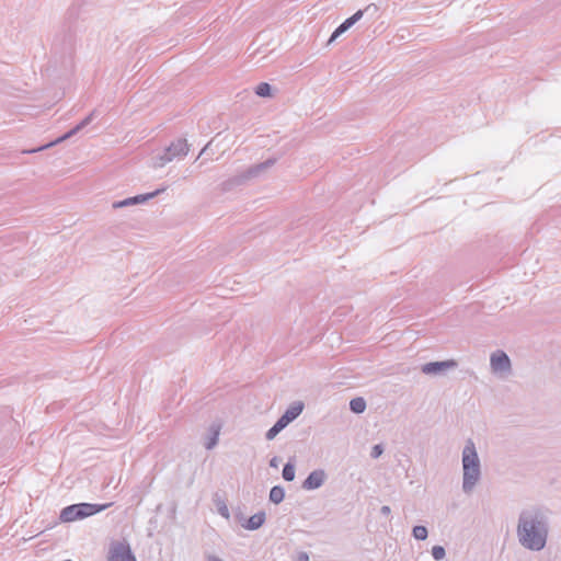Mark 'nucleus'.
<instances>
[{
	"label": "nucleus",
	"mask_w": 561,
	"mask_h": 561,
	"mask_svg": "<svg viewBox=\"0 0 561 561\" xmlns=\"http://www.w3.org/2000/svg\"><path fill=\"white\" fill-rule=\"evenodd\" d=\"M343 33H345V31L341 27V25H339L332 33L331 37L329 38L328 44H332Z\"/></svg>",
	"instance_id": "24"
},
{
	"label": "nucleus",
	"mask_w": 561,
	"mask_h": 561,
	"mask_svg": "<svg viewBox=\"0 0 561 561\" xmlns=\"http://www.w3.org/2000/svg\"><path fill=\"white\" fill-rule=\"evenodd\" d=\"M285 497V490L280 485H275L270 491V501L279 504Z\"/></svg>",
	"instance_id": "16"
},
{
	"label": "nucleus",
	"mask_w": 561,
	"mask_h": 561,
	"mask_svg": "<svg viewBox=\"0 0 561 561\" xmlns=\"http://www.w3.org/2000/svg\"><path fill=\"white\" fill-rule=\"evenodd\" d=\"M283 431L280 426H278L276 423L266 432L265 438L267 440H273L277 434Z\"/></svg>",
	"instance_id": "22"
},
{
	"label": "nucleus",
	"mask_w": 561,
	"mask_h": 561,
	"mask_svg": "<svg viewBox=\"0 0 561 561\" xmlns=\"http://www.w3.org/2000/svg\"><path fill=\"white\" fill-rule=\"evenodd\" d=\"M255 94L260 98H268L272 95V87L267 82H261L255 88Z\"/></svg>",
	"instance_id": "18"
},
{
	"label": "nucleus",
	"mask_w": 561,
	"mask_h": 561,
	"mask_svg": "<svg viewBox=\"0 0 561 561\" xmlns=\"http://www.w3.org/2000/svg\"><path fill=\"white\" fill-rule=\"evenodd\" d=\"M266 520L265 512L261 511L252 515L249 519L244 520L241 526L247 530H256L261 528Z\"/></svg>",
	"instance_id": "12"
},
{
	"label": "nucleus",
	"mask_w": 561,
	"mask_h": 561,
	"mask_svg": "<svg viewBox=\"0 0 561 561\" xmlns=\"http://www.w3.org/2000/svg\"><path fill=\"white\" fill-rule=\"evenodd\" d=\"M302 410L304 403L301 401H296L285 411L284 414H286L290 422H293L301 414Z\"/></svg>",
	"instance_id": "14"
},
{
	"label": "nucleus",
	"mask_w": 561,
	"mask_h": 561,
	"mask_svg": "<svg viewBox=\"0 0 561 561\" xmlns=\"http://www.w3.org/2000/svg\"><path fill=\"white\" fill-rule=\"evenodd\" d=\"M457 362L455 359H447L442 362H430L422 366L421 370L425 375H442L449 369H454L457 367Z\"/></svg>",
	"instance_id": "8"
},
{
	"label": "nucleus",
	"mask_w": 561,
	"mask_h": 561,
	"mask_svg": "<svg viewBox=\"0 0 561 561\" xmlns=\"http://www.w3.org/2000/svg\"><path fill=\"white\" fill-rule=\"evenodd\" d=\"M325 477L327 476H325L324 470H322V469L313 470L312 472L309 473L307 479L304 481L302 488L305 490H317L320 486H322V484L325 481Z\"/></svg>",
	"instance_id": "9"
},
{
	"label": "nucleus",
	"mask_w": 561,
	"mask_h": 561,
	"mask_svg": "<svg viewBox=\"0 0 561 561\" xmlns=\"http://www.w3.org/2000/svg\"><path fill=\"white\" fill-rule=\"evenodd\" d=\"M295 561H309V554L305 551L299 552L295 559Z\"/></svg>",
	"instance_id": "28"
},
{
	"label": "nucleus",
	"mask_w": 561,
	"mask_h": 561,
	"mask_svg": "<svg viewBox=\"0 0 561 561\" xmlns=\"http://www.w3.org/2000/svg\"><path fill=\"white\" fill-rule=\"evenodd\" d=\"M220 431H221L220 424L214 423L209 426V433H208V435L205 439V444H204L205 448L207 450H211L217 446L219 436H220Z\"/></svg>",
	"instance_id": "13"
},
{
	"label": "nucleus",
	"mask_w": 561,
	"mask_h": 561,
	"mask_svg": "<svg viewBox=\"0 0 561 561\" xmlns=\"http://www.w3.org/2000/svg\"><path fill=\"white\" fill-rule=\"evenodd\" d=\"M205 150H206V148L202 149V151H201V153H199L198 158H199V157L205 152Z\"/></svg>",
	"instance_id": "31"
},
{
	"label": "nucleus",
	"mask_w": 561,
	"mask_h": 561,
	"mask_svg": "<svg viewBox=\"0 0 561 561\" xmlns=\"http://www.w3.org/2000/svg\"><path fill=\"white\" fill-rule=\"evenodd\" d=\"M112 503L106 504H92V503H78L66 506L61 510L59 519L62 523H71L76 520H80L90 516H93L106 508H108Z\"/></svg>",
	"instance_id": "3"
},
{
	"label": "nucleus",
	"mask_w": 561,
	"mask_h": 561,
	"mask_svg": "<svg viewBox=\"0 0 561 561\" xmlns=\"http://www.w3.org/2000/svg\"><path fill=\"white\" fill-rule=\"evenodd\" d=\"M516 534L522 547L530 551H541L548 540L549 520L539 508H530L519 514Z\"/></svg>",
	"instance_id": "1"
},
{
	"label": "nucleus",
	"mask_w": 561,
	"mask_h": 561,
	"mask_svg": "<svg viewBox=\"0 0 561 561\" xmlns=\"http://www.w3.org/2000/svg\"><path fill=\"white\" fill-rule=\"evenodd\" d=\"M219 513H220V515H221L222 517H225V518H227V519L230 517L229 510H228V507H227L226 505H224V506H221V507L219 508Z\"/></svg>",
	"instance_id": "29"
},
{
	"label": "nucleus",
	"mask_w": 561,
	"mask_h": 561,
	"mask_svg": "<svg viewBox=\"0 0 561 561\" xmlns=\"http://www.w3.org/2000/svg\"><path fill=\"white\" fill-rule=\"evenodd\" d=\"M81 130V126H75L72 129H70L68 133H66L65 135L60 136L59 138L55 139L54 141H50L46 145H43L38 148H35V149H30V150H24L23 153H35V152H39V151H43V150H46L53 146H56L62 141H65L66 139L70 138L71 136L76 135L78 131Z\"/></svg>",
	"instance_id": "11"
},
{
	"label": "nucleus",
	"mask_w": 561,
	"mask_h": 561,
	"mask_svg": "<svg viewBox=\"0 0 561 561\" xmlns=\"http://www.w3.org/2000/svg\"><path fill=\"white\" fill-rule=\"evenodd\" d=\"M350 409L356 414H360L366 410V401L362 397H356L350 401Z\"/></svg>",
	"instance_id": "15"
},
{
	"label": "nucleus",
	"mask_w": 561,
	"mask_h": 561,
	"mask_svg": "<svg viewBox=\"0 0 561 561\" xmlns=\"http://www.w3.org/2000/svg\"><path fill=\"white\" fill-rule=\"evenodd\" d=\"M164 190L165 188H158L151 193L139 194V195H136L133 197H127L125 199L114 202L112 204V207L114 209H118V208H124V207H128V206L144 204V203L148 202L149 199L156 197L160 193L164 192Z\"/></svg>",
	"instance_id": "7"
},
{
	"label": "nucleus",
	"mask_w": 561,
	"mask_h": 561,
	"mask_svg": "<svg viewBox=\"0 0 561 561\" xmlns=\"http://www.w3.org/2000/svg\"><path fill=\"white\" fill-rule=\"evenodd\" d=\"M94 112L90 113L87 117H84L77 126H81V129L89 125L93 118Z\"/></svg>",
	"instance_id": "27"
},
{
	"label": "nucleus",
	"mask_w": 561,
	"mask_h": 561,
	"mask_svg": "<svg viewBox=\"0 0 561 561\" xmlns=\"http://www.w3.org/2000/svg\"><path fill=\"white\" fill-rule=\"evenodd\" d=\"M363 15H364V11L363 10H358L352 16L347 18L344 22H342L340 25L346 32L356 22H358L363 18Z\"/></svg>",
	"instance_id": "17"
},
{
	"label": "nucleus",
	"mask_w": 561,
	"mask_h": 561,
	"mask_svg": "<svg viewBox=\"0 0 561 561\" xmlns=\"http://www.w3.org/2000/svg\"><path fill=\"white\" fill-rule=\"evenodd\" d=\"M462 491L471 493L481 480V461L474 442L466 440L461 451Z\"/></svg>",
	"instance_id": "2"
},
{
	"label": "nucleus",
	"mask_w": 561,
	"mask_h": 561,
	"mask_svg": "<svg viewBox=\"0 0 561 561\" xmlns=\"http://www.w3.org/2000/svg\"><path fill=\"white\" fill-rule=\"evenodd\" d=\"M412 536L415 540L423 541L428 536L427 528L425 526H421V525L414 526L412 529Z\"/></svg>",
	"instance_id": "19"
},
{
	"label": "nucleus",
	"mask_w": 561,
	"mask_h": 561,
	"mask_svg": "<svg viewBox=\"0 0 561 561\" xmlns=\"http://www.w3.org/2000/svg\"><path fill=\"white\" fill-rule=\"evenodd\" d=\"M106 561H137L127 540L113 541L110 545Z\"/></svg>",
	"instance_id": "6"
},
{
	"label": "nucleus",
	"mask_w": 561,
	"mask_h": 561,
	"mask_svg": "<svg viewBox=\"0 0 561 561\" xmlns=\"http://www.w3.org/2000/svg\"><path fill=\"white\" fill-rule=\"evenodd\" d=\"M382 453H383L382 445L377 444L371 448L370 456H371V458L377 459L382 455Z\"/></svg>",
	"instance_id": "23"
},
{
	"label": "nucleus",
	"mask_w": 561,
	"mask_h": 561,
	"mask_svg": "<svg viewBox=\"0 0 561 561\" xmlns=\"http://www.w3.org/2000/svg\"><path fill=\"white\" fill-rule=\"evenodd\" d=\"M290 423L289 417L286 414H283L277 421L276 424L280 426L283 430Z\"/></svg>",
	"instance_id": "26"
},
{
	"label": "nucleus",
	"mask_w": 561,
	"mask_h": 561,
	"mask_svg": "<svg viewBox=\"0 0 561 561\" xmlns=\"http://www.w3.org/2000/svg\"><path fill=\"white\" fill-rule=\"evenodd\" d=\"M190 152V145L186 139L179 138L172 141L162 153L154 158L153 167L163 168L165 164L186 157Z\"/></svg>",
	"instance_id": "4"
},
{
	"label": "nucleus",
	"mask_w": 561,
	"mask_h": 561,
	"mask_svg": "<svg viewBox=\"0 0 561 561\" xmlns=\"http://www.w3.org/2000/svg\"><path fill=\"white\" fill-rule=\"evenodd\" d=\"M283 479L290 482L295 479V466L293 463H286L282 472Z\"/></svg>",
	"instance_id": "20"
},
{
	"label": "nucleus",
	"mask_w": 561,
	"mask_h": 561,
	"mask_svg": "<svg viewBox=\"0 0 561 561\" xmlns=\"http://www.w3.org/2000/svg\"><path fill=\"white\" fill-rule=\"evenodd\" d=\"M271 466H275V458L271 461Z\"/></svg>",
	"instance_id": "32"
},
{
	"label": "nucleus",
	"mask_w": 561,
	"mask_h": 561,
	"mask_svg": "<svg viewBox=\"0 0 561 561\" xmlns=\"http://www.w3.org/2000/svg\"><path fill=\"white\" fill-rule=\"evenodd\" d=\"M275 164V159H267L264 162L257 163L255 165L250 167L243 174V179H256L260 178L263 173L270 170Z\"/></svg>",
	"instance_id": "10"
},
{
	"label": "nucleus",
	"mask_w": 561,
	"mask_h": 561,
	"mask_svg": "<svg viewBox=\"0 0 561 561\" xmlns=\"http://www.w3.org/2000/svg\"><path fill=\"white\" fill-rule=\"evenodd\" d=\"M343 33H345V31L341 27V25H339L332 33L331 37L329 38L328 44H332Z\"/></svg>",
	"instance_id": "25"
},
{
	"label": "nucleus",
	"mask_w": 561,
	"mask_h": 561,
	"mask_svg": "<svg viewBox=\"0 0 561 561\" xmlns=\"http://www.w3.org/2000/svg\"><path fill=\"white\" fill-rule=\"evenodd\" d=\"M490 368L493 375L507 377L512 373V363L508 355L502 350L491 353Z\"/></svg>",
	"instance_id": "5"
},
{
	"label": "nucleus",
	"mask_w": 561,
	"mask_h": 561,
	"mask_svg": "<svg viewBox=\"0 0 561 561\" xmlns=\"http://www.w3.org/2000/svg\"><path fill=\"white\" fill-rule=\"evenodd\" d=\"M432 556L436 561L443 560L446 556L445 548L443 546H434L432 548Z\"/></svg>",
	"instance_id": "21"
},
{
	"label": "nucleus",
	"mask_w": 561,
	"mask_h": 561,
	"mask_svg": "<svg viewBox=\"0 0 561 561\" xmlns=\"http://www.w3.org/2000/svg\"><path fill=\"white\" fill-rule=\"evenodd\" d=\"M380 513L385 516H388L391 513V508L388 505H383L380 508Z\"/></svg>",
	"instance_id": "30"
}]
</instances>
